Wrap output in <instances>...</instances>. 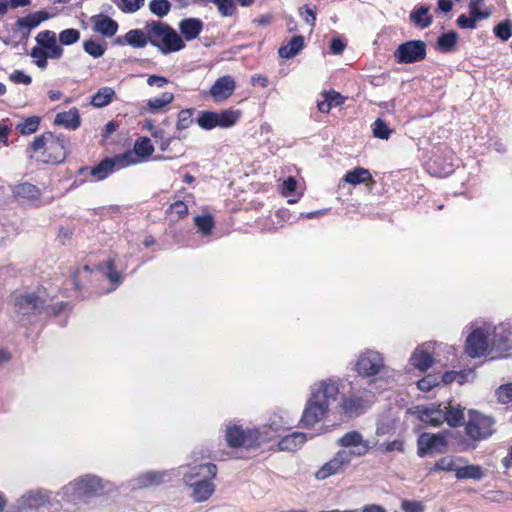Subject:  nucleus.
<instances>
[{"label": "nucleus", "instance_id": "49530a36", "mask_svg": "<svg viewBox=\"0 0 512 512\" xmlns=\"http://www.w3.org/2000/svg\"><path fill=\"white\" fill-rule=\"evenodd\" d=\"M193 109H183L178 113L176 128L184 130L191 126L193 119Z\"/></svg>", "mask_w": 512, "mask_h": 512}, {"label": "nucleus", "instance_id": "79ce46f5", "mask_svg": "<svg viewBox=\"0 0 512 512\" xmlns=\"http://www.w3.org/2000/svg\"><path fill=\"white\" fill-rule=\"evenodd\" d=\"M134 152L140 157H149L154 152V147L147 137L139 138L134 144Z\"/></svg>", "mask_w": 512, "mask_h": 512}, {"label": "nucleus", "instance_id": "5fc2aeb1", "mask_svg": "<svg viewBox=\"0 0 512 512\" xmlns=\"http://www.w3.org/2000/svg\"><path fill=\"white\" fill-rule=\"evenodd\" d=\"M497 398L503 404L512 402V383L502 385L497 390Z\"/></svg>", "mask_w": 512, "mask_h": 512}, {"label": "nucleus", "instance_id": "de8ad7c7", "mask_svg": "<svg viewBox=\"0 0 512 512\" xmlns=\"http://www.w3.org/2000/svg\"><path fill=\"white\" fill-rule=\"evenodd\" d=\"M149 8L153 14L163 17L170 11L171 5L167 0H152Z\"/></svg>", "mask_w": 512, "mask_h": 512}, {"label": "nucleus", "instance_id": "ddd939ff", "mask_svg": "<svg viewBox=\"0 0 512 512\" xmlns=\"http://www.w3.org/2000/svg\"><path fill=\"white\" fill-rule=\"evenodd\" d=\"M418 455H434L445 451L447 446L446 436L443 433H423L418 438Z\"/></svg>", "mask_w": 512, "mask_h": 512}, {"label": "nucleus", "instance_id": "6ab92c4d", "mask_svg": "<svg viewBox=\"0 0 512 512\" xmlns=\"http://www.w3.org/2000/svg\"><path fill=\"white\" fill-rule=\"evenodd\" d=\"M328 409L329 408L326 406V404H323L313 397H310L301 418L303 425L305 427L313 426L324 417Z\"/></svg>", "mask_w": 512, "mask_h": 512}, {"label": "nucleus", "instance_id": "393cba45", "mask_svg": "<svg viewBox=\"0 0 512 512\" xmlns=\"http://www.w3.org/2000/svg\"><path fill=\"white\" fill-rule=\"evenodd\" d=\"M307 441V437L302 432H293L286 435L278 442L280 451L293 452L300 449Z\"/></svg>", "mask_w": 512, "mask_h": 512}, {"label": "nucleus", "instance_id": "6e6d98bb", "mask_svg": "<svg viewBox=\"0 0 512 512\" xmlns=\"http://www.w3.org/2000/svg\"><path fill=\"white\" fill-rule=\"evenodd\" d=\"M290 425V422L285 420L281 415H273L268 423V427L272 431H279L282 428H287Z\"/></svg>", "mask_w": 512, "mask_h": 512}, {"label": "nucleus", "instance_id": "f8f14e48", "mask_svg": "<svg viewBox=\"0 0 512 512\" xmlns=\"http://www.w3.org/2000/svg\"><path fill=\"white\" fill-rule=\"evenodd\" d=\"M339 392L338 381L331 378L316 382L311 387V397L326 404L328 408L332 402L336 401Z\"/></svg>", "mask_w": 512, "mask_h": 512}, {"label": "nucleus", "instance_id": "e433bc0d", "mask_svg": "<svg viewBox=\"0 0 512 512\" xmlns=\"http://www.w3.org/2000/svg\"><path fill=\"white\" fill-rule=\"evenodd\" d=\"M468 8L470 15L476 21L487 19L491 15V9L484 7L483 0H471Z\"/></svg>", "mask_w": 512, "mask_h": 512}, {"label": "nucleus", "instance_id": "a19ab883", "mask_svg": "<svg viewBox=\"0 0 512 512\" xmlns=\"http://www.w3.org/2000/svg\"><path fill=\"white\" fill-rule=\"evenodd\" d=\"M40 117L38 116H31L26 118L23 122L18 123L16 126V129L22 134V135H30L34 132H36L39 128L40 124Z\"/></svg>", "mask_w": 512, "mask_h": 512}, {"label": "nucleus", "instance_id": "423d86ee", "mask_svg": "<svg viewBox=\"0 0 512 512\" xmlns=\"http://www.w3.org/2000/svg\"><path fill=\"white\" fill-rule=\"evenodd\" d=\"M270 440L267 427L243 429L241 426H229L226 430V441L230 447H254Z\"/></svg>", "mask_w": 512, "mask_h": 512}, {"label": "nucleus", "instance_id": "f704fd0d", "mask_svg": "<svg viewBox=\"0 0 512 512\" xmlns=\"http://www.w3.org/2000/svg\"><path fill=\"white\" fill-rule=\"evenodd\" d=\"M343 180L351 185H357L372 181V175L369 172V170L357 167L353 170L346 172Z\"/></svg>", "mask_w": 512, "mask_h": 512}, {"label": "nucleus", "instance_id": "72a5a7b5", "mask_svg": "<svg viewBox=\"0 0 512 512\" xmlns=\"http://www.w3.org/2000/svg\"><path fill=\"white\" fill-rule=\"evenodd\" d=\"M444 416L445 422L450 427H457L462 424L464 420V412L463 409L457 405L454 406L452 404L444 405Z\"/></svg>", "mask_w": 512, "mask_h": 512}, {"label": "nucleus", "instance_id": "4be33fe9", "mask_svg": "<svg viewBox=\"0 0 512 512\" xmlns=\"http://www.w3.org/2000/svg\"><path fill=\"white\" fill-rule=\"evenodd\" d=\"M434 351L432 343H426L418 347L410 358L411 364L420 371H426L433 363L431 353Z\"/></svg>", "mask_w": 512, "mask_h": 512}, {"label": "nucleus", "instance_id": "58836bf2", "mask_svg": "<svg viewBox=\"0 0 512 512\" xmlns=\"http://www.w3.org/2000/svg\"><path fill=\"white\" fill-rule=\"evenodd\" d=\"M166 477H168V474L166 472H156V471L146 472L138 478L139 486L145 487V486L157 485V484H160L161 482H163L166 479Z\"/></svg>", "mask_w": 512, "mask_h": 512}, {"label": "nucleus", "instance_id": "0eeeda50", "mask_svg": "<svg viewBox=\"0 0 512 512\" xmlns=\"http://www.w3.org/2000/svg\"><path fill=\"white\" fill-rule=\"evenodd\" d=\"M240 117L241 112L233 109L219 112L202 111L197 118V124L205 130H212L216 127L227 129L234 126Z\"/></svg>", "mask_w": 512, "mask_h": 512}, {"label": "nucleus", "instance_id": "8fccbe9b", "mask_svg": "<svg viewBox=\"0 0 512 512\" xmlns=\"http://www.w3.org/2000/svg\"><path fill=\"white\" fill-rule=\"evenodd\" d=\"M440 383L439 374H428L418 381V387L422 391H429Z\"/></svg>", "mask_w": 512, "mask_h": 512}, {"label": "nucleus", "instance_id": "20e7f679", "mask_svg": "<svg viewBox=\"0 0 512 512\" xmlns=\"http://www.w3.org/2000/svg\"><path fill=\"white\" fill-rule=\"evenodd\" d=\"M217 474V467L212 463L199 464L190 467L183 473V482L190 488V498L201 503L207 501L215 491L213 483Z\"/></svg>", "mask_w": 512, "mask_h": 512}, {"label": "nucleus", "instance_id": "cd10ccee", "mask_svg": "<svg viewBox=\"0 0 512 512\" xmlns=\"http://www.w3.org/2000/svg\"><path fill=\"white\" fill-rule=\"evenodd\" d=\"M179 28L185 39L192 40L202 31L203 23L199 19L189 18L182 20L179 24Z\"/></svg>", "mask_w": 512, "mask_h": 512}, {"label": "nucleus", "instance_id": "603ef678", "mask_svg": "<svg viewBox=\"0 0 512 512\" xmlns=\"http://www.w3.org/2000/svg\"><path fill=\"white\" fill-rule=\"evenodd\" d=\"M219 13L224 17H230L236 12L234 0H218L216 3Z\"/></svg>", "mask_w": 512, "mask_h": 512}, {"label": "nucleus", "instance_id": "13d9d810", "mask_svg": "<svg viewBox=\"0 0 512 512\" xmlns=\"http://www.w3.org/2000/svg\"><path fill=\"white\" fill-rule=\"evenodd\" d=\"M401 507L405 512H423L424 505L419 501L403 500Z\"/></svg>", "mask_w": 512, "mask_h": 512}, {"label": "nucleus", "instance_id": "1a4fd4ad", "mask_svg": "<svg viewBox=\"0 0 512 512\" xmlns=\"http://www.w3.org/2000/svg\"><path fill=\"white\" fill-rule=\"evenodd\" d=\"M495 421L486 415L472 413L466 426V434L473 440L479 441L491 436L494 432Z\"/></svg>", "mask_w": 512, "mask_h": 512}, {"label": "nucleus", "instance_id": "bb28decb", "mask_svg": "<svg viewBox=\"0 0 512 512\" xmlns=\"http://www.w3.org/2000/svg\"><path fill=\"white\" fill-rule=\"evenodd\" d=\"M280 193L288 199L289 204L298 202L303 194L301 191H298L297 180L292 176L283 180L280 186Z\"/></svg>", "mask_w": 512, "mask_h": 512}, {"label": "nucleus", "instance_id": "412c9836", "mask_svg": "<svg viewBox=\"0 0 512 512\" xmlns=\"http://www.w3.org/2000/svg\"><path fill=\"white\" fill-rule=\"evenodd\" d=\"M444 412V405L430 404L418 408L420 420L432 426H439L445 422Z\"/></svg>", "mask_w": 512, "mask_h": 512}, {"label": "nucleus", "instance_id": "5701e85b", "mask_svg": "<svg viewBox=\"0 0 512 512\" xmlns=\"http://www.w3.org/2000/svg\"><path fill=\"white\" fill-rule=\"evenodd\" d=\"M235 87V81L231 76H222L212 85L210 94L215 101H223L233 94Z\"/></svg>", "mask_w": 512, "mask_h": 512}, {"label": "nucleus", "instance_id": "a878e982", "mask_svg": "<svg viewBox=\"0 0 512 512\" xmlns=\"http://www.w3.org/2000/svg\"><path fill=\"white\" fill-rule=\"evenodd\" d=\"M345 97L335 91H327L321 94V99L317 101V107L320 112L328 113L333 107L341 106Z\"/></svg>", "mask_w": 512, "mask_h": 512}, {"label": "nucleus", "instance_id": "e2e57ef3", "mask_svg": "<svg viewBox=\"0 0 512 512\" xmlns=\"http://www.w3.org/2000/svg\"><path fill=\"white\" fill-rule=\"evenodd\" d=\"M476 20L471 15L467 17L465 14H462L458 17L457 23L461 28L465 29H473L476 27Z\"/></svg>", "mask_w": 512, "mask_h": 512}, {"label": "nucleus", "instance_id": "09e8293b", "mask_svg": "<svg viewBox=\"0 0 512 512\" xmlns=\"http://www.w3.org/2000/svg\"><path fill=\"white\" fill-rule=\"evenodd\" d=\"M80 39V32L77 29L69 28L60 32L59 41L63 45H72Z\"/></svg>", "mask_w": 512, "mask_h": 512}, {"label": "nucleus", "instance_id": "7c9ffc66", "mask_svg": "<svg viewBox=\"0 0 512 512\" xmlns=\"http://www.w3.org/2000/svg\"><path fill=\"white\" fill-rule=\"evenodd\" d=\"M174 100V94L171 92H163L161 95L150 98L147 103L145 110L148 112H159L164 107L172 103Z\"/></svg>", "mask_w": 512, "mask_h": 512}, {"label": "nucleus", "instance_id": "aec40b11", "mask_svg": "<svg viewBox=\"0 0 512 512\" xmlns=\"http://www.w3.org/2000/svg\"><path fill=\"white\" fill-rule=\"evenodd\" d=\"M94 32L105 37H112L118 31V23L107 15L98 14L90 18Z\"/></svg>", "mask_w": 512, "mask_h": 512}, {"label": "nucleus", "instance_id": "a211bd4d", "mask_svg": "<svg viewBox=\"0 0 512 512\" xmlns=\"http://www.w3.org/2000/svg\"><path fill=\"white\" fill-rule=\"evenodd\" d=\"M43 307V301L34 293L20 294L15 298V311L21 315L38 313Z\"/></svg>", "mask_w": 512, "mask_h": 512}, {"label": "nucleus", "instance_id": "ea45409f", "mask_svg": "<svg viewBox=\"0 0 512 512\" xmlns=\"http://www.w3.org/2000/svg\"><path fill=\"white\" fill-rule=\"evenodd\" d=\"M195 226L202 235L207 236L214 228V220L210 214L198 215L194 218Z\"/></svg>", "mask_w": 512, "mask_h": 512}, {"label": "nucleus", "instance_id": "7ed1b4c3", "mask_svg": "<svg viewBox=\"0 0 512 512\" xmlns=\"http://www.w3.org/2000/svg\"><path fill=\"white\" fill-rule=\"evenodd\" d=\"M512 348V331L505 325L492 327L484 325L476 328L467 337L466 353L472 357H480L490 351H508Z\"/></svg>", "mask_w": 512, "mask_h": 512}, {"label": "nucleus", "instance_id": "864d4df0", "mask_svg": "<svg viewBox=\"0 0 512 512\" xmlns=\"http://www.w3.org/2000/svg\"><path fill=\"white\" fill-rule=\"evenodd\" d=\"M494 32H495L496 36L499 37L501 40L507 41L512 35L510 22L506 20V21L499 23L494 28Z\"/></svg>", "mask_w": 512, "mask_h": 512}, {"label": "nucleus", "instance_id": "a18cd8bd", "mask_svg": "<svg viewBox=\"0 0 512 512\" xmlns=\"http://www.w3.org/2000/svg\"><path fill=\"white\" fill-rule=\"evenodd\" d=\"M83 49L86 53L94 58H100L106 51V46L94 40L83 42Z\"/></svg>", "mask_w": 512, "mask_h": 512}, {"label": "nucleus", "instance_id": "774afa93", "mask_svg": "<svg viewBox=\"0 0 512 512\" xmlns=\"http://www.w3.org/2000/svg\"><path fill=\"white\" fill-rule=\"evenodd\" d=\"M46 145V137L45 135H39L34 138L31 143V148L33 151L37 152L41 150Z\"/></svg>", "mask_w": 512, "mask_h": 512}, {"label": "nucleus", "instance_id": "9d476101", "mask_svg": "<svg viewBox=\"0 0 512 512\" xmlns=\"http://www.w3.org/2000/svg\"><path fill=\"white\" fill-rule=\"evenodd\" d=\"M394 56L396 61L402 64L421 61L426 56V44L421 40L407 41L398 46Z\"/></svg>", "mask_w": 512, "mask_h": 512}, {"label": "nucleus", "instance_id": "338daca9", "mask_svg": "<svg viewBox=\"0 0 512 512\" xmlns=\"http://www.w3.org/2000/svg\"><path fill=\"white\" fill-rule=\"evenodd\" d=\"M345 46H346L345 42L339 38H334L330 42V49H331L332 53H334V54L342 53L345 49Z\"/></svg>", "mask_w": 512, "mask_h": 512}, {"label": "nucleus", "instance_id": "c756f323", "mask_svg": "<svg viewBox=\"0 0 512 512\" xmlns=\"http://www.w3.org/2000/svg\"><path fill=\"white\" fill-rule=\"evenodd\" d=\"M115 91L113 88L105 86L100 88L91 97V105L96 108H103L109 105L115 98Z\"/></svg>", "mask_w": 512, "mask_h": 512}, {"label": "nucleus", "instance_id": "69168bd1", "mask_svg": "<svg viewBox=\"0 0 512 512\" xmlns=\"http://www.w3.org/2000/svg\"><path fill=\"white\" fill-rule=\"evenodd\" d=\"M300 14L304 17L305 22H307L311 26H314L316 16L313 9H311L310 7L301 8Z\"/></svg>", "mask_w": 512, "mask_h": 512}, {"label": "nucleus", "instance_id": "b1692460", "mask_svg": "<svg viewBox=\"0 0 512 512\" xmlns=\"http://www.w3.org/2000/svg\"><path fill=\"white\" fill-rule=\"evenodd\" d=\"M54 124L69 130H76L81 124L79 110L73 107L69 111L57 113Z\"/></svg>", "mask_w": 512, "mask_h": 512}, {"label": "nucleus", "instance_id": "f3484780", "mask_svg": "<svg viewBox=\"0 0 512 512\" xmlns=\"http://www.w3.org/2000/svg\"><path fill=\"white\" fill-rule=\"evenodd\" d=\"M37 45L40 46L47 54L50 59H59L62 57L64 50L57 43L55 32L51 30H44L37 34L35 38Z\"/></svg>", "mask_w": 512, "mask_h": 512}, {"label": "nucleus", "instance_id": "39448f33", "mask_svg": "<svg viewBox=\"0 0 512 512\" xmlns=\"http://www.w3.org/2000/svg\"><path fill=\"white\" fill-rule=\"evenodd\" d=\"M145 29L148 31L149 43L164 54L177 52L184 48L182 38L166 23L151 21L146 24Z\"/></svg>", "mask_w": 512, "mask_h": 512}, {"label": "nucleus", "instance_id": "dca6fc26", "mask_svg": "<svg viewBox=\"0 0 512 512\" xmlns=\"http://www.w3.org/2000/svg\"><path fill=\"white\" fill-rule=\"evenodd\" d=\"M372 399V395H352L342 400L341 408L347 416L357 417L367 410Z\"/></svg>", "mask_w": 512, "mask_h": 512}, {"label": "nucleus", "instance_id": "4d7b16f0", "mask_svg": "<svg viewBox=\"0 0 512 512\" xmlns=\"http://www.w3.org/2000/svg\"><path fill=\"white\" fill-rule=\"evenodd\" d=\"M440 381L445 384H450L453 381H457L459 384H463V374L456 371L446 372L442 376L440 375Z\"/></svg>", "mask_w": 512, "mask_h": 512}, {"label": "nucleus", "instance_id": "37998d69", "mask_svg": "<svg viewBox=\"0 0 512 512\" xmlns=\"http://www.w3.org/2000/svg\"><path fill=\"white\" fill-rule=\"evenodd\" d=\"M458 35L456 32L450 31L438 38V47L440 50L448 52L452 51L457 43Z\"/></svg>", "mask_w": 512, "mask_h": 512}, {"label": "nucleus", "instance_id": "f03ea898", "mask_svg": "<svg viewBox=\"0 0 512 512\" xmlns=\"http://www.w3.org/2000/svg\"><path fill=\"white\" fill-rule=\"evenodd\" d=\"M337 446L343 449L338 450L334 455L315 472L317 480L323 481L332 476L343 474L350 466L354 457H361L370 450L369 441L356 431H349L336 441Z\"/></svg>", "mask_w": 512, "mask_h": 512}, {"label": "nucleus", "instance_id": "3c124183", "mask_svg": "<svg viewBox=\"0 0 512 512\" xmlns=\"http://www.w3.org/2000/svg\"><path fill=\"white\" fill-rule=\"evenodd\" d=\"M391 130L388 128L386 123L378 118L373 124V135L376 138L387 140L390 137Z\"/></svg>", "mask_w": 512, "mask_h": 512}, {"label": "nucleus", "instance_id": "f257e3e1", "mask_svg": "<svg viewBox=\"0 0 512 512\" xmlns=\"http://www.w3.org/2000/svg\"><path fill=\"white\" fill-rule=\"evenodd\" d=\"M101 488L100 480L94 476H86L78 481L71 482L57 495L44 493L42 491H29L18 500V506L21 509H40L48 506L52 511L63 508L61 501L57 496L67 502H77L89 493L96 492Z\"/></svg>", "mask_w": 512, "mask_h": 512}, {"label": "nucleus", "instance_id": "680f3d73", "mask_svg": "<svg viewBox=\"0 0 512 512\" xmlns=\"http://www.w3.org/2000/svg\"><path fill=\"white\" fill-rule=\"evenodd\" d=\"M144 5V0H122V9L126 12H136Z\"/></svg>", "mask_w": 512, "mask_h": 512}, {"label": "nucleus", "instance_id": "4c0bfd02", "mask_svg": "<svg viewBox=\"0 0 512 512\" xmlns=\"http://www.w3.org/2000/svg\"><path fill=\"white\" fill-rule=\"evenodd\" d=\"M463 461V458H453L451 456L442 457L435 463L434 470L455 472L456 474L459 464Z\"/></svg>", "mask_w": 512, "mask_h": 512}, {"label": "nucleus", "instance_id": "9b49d317", "mask_svg": "<svg viewBox=\"0 0 512 512\" xmlns=\"http://www.w3.org/2000/svg\"><path fill=\"white\" fill-rule=\"evenodd\" d=\"M138 161L135 156L128 152L123 155L117 156L114 159H105L100 162L96 167L91 169V175L95 180H103L110 173L113 172L114 166L118 165L119 167H126L130 165L136 164Z\"/></svg>", "mask_w": 512, "mask_h": 512}, {"label": "nucleus", "instance_id": "6e6552de", "mask_svg": "<svg viewBox=\"0 0 512 512\" xmlns=\"http://www.w3.org/2000/svg\"><path fill=\"white\" fill-rule=\"evenodd\" d=\"M386 366L381 353L366 350L360 354L356 362V371L362 377H372L380 374Z\"/></svg>", "mask_w": 512, "mask_h": 512}, {"label": "nucleus", "instance_id": "052dcab7", "mask_svg": "<svg viewBox=\"0 0 512 512\" xmlns=\"http://www.w3.org/2000/svg\"><path fill=\"white\" fill-rule=\"evenodd\" d=\"M170 211L172 214L176 215L177 218H183L188 213V207L184 202L176 201L170 206Z\"/></svg>", "mask_w": 512, "mask_h": 512}, {"label": "nucleus", "instance_id": "4468645a", "mask_svg": "<svg viewBox=\"0 0 512 512\" xmlns=\"http://www.w3.org/2000/svg\"><path fill=\"white\" fill-rule=\"evenodd\" d=\"M12 196L22 206H37L41 198V190L30 182H22L11 187Z\"/></svg>", "mask_w": 512, "mask_h": 512}, {"label": "nucleus", "instance_id": "c9c22d12", "mask_svg": "<svg viewBox=\"0 0 512 512\" xmlns=\"http://www.w3.org/2000/svg\"><path fill=\"white\" fill-rule=\"evenodd\" d=\"M304 46V39L302 36H294L290 42L279 49V55L282 58H292L299 53Z\"/></svg>", "mask_w": 512, "mask_h": 512}, {"label": "nucleus", "instance_id": "0e129e2a", "mask_svg": "<svg viewBox=\"0 0 512 512\" xmlns=\"http://www.w3.org/2000/svg\"><path fill=\"white\" fill-rule=\"evenodd\" d=\"M168 83V79L163 76L151 75L147 79V84L149 86H156L158 88L164 87Z\"/></svg>", "mask_w": 512, "mask_h": 512}, {"label": "nucleus", "instance_id": "c03bdc74", "mask_svg": "<svg viewBox=\"0 0 512 512\" xmlns=\"http://www.w3.org/2000/svg\"><path fill=\"white\" fill-rule=\"evenodd\" d=\"M31 57L33 58L34 64L40 68L41 70H44L47 68L48 65V58L50 56L47 54L44 49H42L40 46L33 47L30 52Z\"/></svg>", "mask_w": 512, "mask_h": 512}, {"label": "nucleus", "instance_id": "2eb2a0df", "mask_svg": "<svg viewBox=\"0 0 512 512\" xmlns=\"http://www.w3.org/2000/svg\"><path fill=\"white\" fill-rule=\"evenodd\" d=\"M53 17L45 10L31 13L25 17L19 18L15 23V32L20 34L21 38H27L32 29L38 27L43 21Z\"/></svg>", "mask_w": 512, "mask_h": 512}, {"label": "nucleus", "instance_id": "473e14b6", "mask_svg": "<svg viewBox=\"0 0 512 512\" xmlns=\"http://www.w3.org/2000/svg\"><path fill=\"white\" fill-rule=\"evenodd\" d=\"M429 6H420L410 13V20L419 28H427L432 23Z\"/></svg>", "mask_w": 512, "mask_h": 512}, {"label": "nucleus", "instance_id": "c85d7f7f", "mask_svg": "<svg viewBox=\"0 0 512 512\" xmlns=\"http://www.w3.org/2000/svg\"><path fill=\"white\" fill-rule=\"evenodd\" d=\"M455 476L459 480L473 479L478 481L485 477V471L479 465L469 464L463 466L460 463Z\"/></svg>", "mask_w": 512, "mask_h": 512}, {"label": "nucleus", "instance_id": "2f4dec72", "mask_svg": "<svg viewBox=\"0 0 512 512\" xmlns=\"http://www.w3.org/2000/svg\"><path fill=\"white\" fill-rule=\"evenodd\" d=\"M124 40L126 44L130 45L133 48H144L149 42L148 31L146 30V32H144L140 29L129 30L124 35Z\"/></svg>", "mask_w": 512, "mask_h": 512}, {"label": "nucleus", "instance_id": "bf43d9fd", "mask_svg": "<svg viewBox=\"0 0 512 512\" xmlns=\"http://www.w3.org/2000/svg\"><path fill=\"white\" fill-rule=\"evenodd\" d=\"M10 80L17 84L29 85L32 82V78L26 75L23 71L15 70L10 75Z\"/></svg>", "mask_w": 512, "mask_h": 512}]
</instances>
